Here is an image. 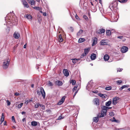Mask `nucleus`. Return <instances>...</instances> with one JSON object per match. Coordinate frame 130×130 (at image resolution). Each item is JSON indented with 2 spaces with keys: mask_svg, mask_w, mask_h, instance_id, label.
Wrapping results in <instances>:
<instances>
[{
  "mask_svg": "<svg viewBox=\"0 0 130 130\" xmlns=\"http://www.w3.org/2000/svg\"><path fill=\"white\" fill-rule=\"evenodd\" d=\"M118 3V1L117 0L113 1L110 4L109 7L112 11H116L117 9H118L117 6Z\"/></svg>",
  "mask_w": 130,
  "mask_h": 130,
  "instance_id": "1",
  "label": "nucleus"
},
{
  "mask_svg": "<svg viewBox=\"0 0 130 130\" xmlns=\"http://www.w3.org/2000/svg\"><path fill=\"white\" fill-rule=\"evenodd\" d=\"M10 62V60L9 59L5 60L3 62V67L4 69H7L8 67Z\"/></svg>",
  "mask_w": 130,
  "mask_h": 130,
  "instance_id": "2",
  "label": "nucleus"
},
{
  "mask_svg": "<svg viewBox=\"0 0 130 130\" xmlns=\"http://www.w3.org/2000/svg\"><path fill=\"white\" fill-rule=\"evenodd\" d=\"M40 92L39 91L37 90V93L39 95H40L41 92L43 98L44 99L45 96V92L42 87H41L40 88Z\"/></svg>",
  "mask_w": 130,
  "mask_h": 130,
  "instance_id": "3",
  "label": "nucleus"
},
{
  "mask_svg": "<svg viewBox=\"0 0 130 130\" xmlns=\"http://www.w3.org/2000/svg\"><path fill=\"white\" fill-rule=\"evenodd\" d=\"M9 23H8V24H10V22H11L13 25H16L17 24V17H15L13 18L11 20H10V21H9Z\"/></svg>",
  "mask_w": 130,
  "mask_h": 130,
  "instance_id": "4",
  "label": "nucleus"
},
{
  "mask_svg": "<svg viewBox=\"0 0 130 130\" xmlns=\"http://www.w3.org/2000/svg\"><path fill=\"white\" fill-rule=\"evenodd\" d=\"M93 86V83L92 81L89 82L87 84L86 87V89L87 90L89 91L91 89Z\"/></svg>",
  "mask_w": 130,
  "mask_h": 130,
  "instance_id": "5",
  "label": "nucleus"
},
{
  "mask_svg": "<svg viewBox=\"0 0 130 130\" xmlns=\"http://www.w3.org/2000/svg\"><path fill=\"white\" fill-rule=\"evenodd\" d=\"M102 109V112L104 113L105 114H106L107 110V108L108 107L105 106H102L101 107Z\"/></svg>",
  "mask_w": 130,
  "mask_h": 130,
  "instance_id": "6",
  "label": "nucleus"
},
{
  "mask_svg": "<svg viewBox=\"0 0 130 130\" xmlns=\"http://www.w3.org/2000/svg\"><path fill=\"white\" fill-rule=\"evenodd\" d=\"M119 99V98L118 97H116L113 98L112 103L114 105H116L117 103V101Z\"/></svg>",
  "mask_w": 130,
  "mask_h": 130,
  "instance_id": "7",
  "label": "nucleus"
},
{
  "mask_svg": "<svg viewBox=\"0 0 130 130\" xmlns=\"http://www.w3.org/2000/svg\"><path fill=\"white\" fill-rule=\"evenodd\" d=\"M128 48L127 47L123 46L121 49V51L123 53H126L128 51Z\"/></svg>",
  "mask_w": 130,
  "mask_h": 130,
  "instance_id": "8",
  "label": "nucleus"
},
{
  "mask_svg": "<svg viewBox=\"0 0 130 130\" xmlns=\"http://www.w3.org/2000/svg\"><path fill=\"white\" fill-rule=\"evenodd\" d=\"M98 39L96 37H93L92 38V41L93 42L92 44V46H94L96 45Z\"/></svg>",
  "mask_w": 130,
  "mask_h": 130,
  "instance_id": "9",
  "label": "nucleus"
},
{
  "mask_svg": "<svg viewBox=\"0 0 130 130\" xmlns=\"http://www.w3.org/2000/svg\"><path fill=\"white\" fill-rule=\"evenodd\" d=\"M63 73L64 75L66 77L68 76L69 75L68 71L67 69H64L63 70Z\"/></svg>",
  "mask_w": 130,
  "mask_h": 130,
  "instance_id": "10",
  "label": "nucleus"
},
{
  "mask_svg": "<svg viewBox=\"0 0 130 130\" xmlns=\"http://www.w3.org/2000/svg\"><path fill=\"white\" fill-rule=\"evenodd\" d=\"M24 17L29 20H31L32 19V16L29 14H25L24 16Z\"/></svg>",
  "mask_w": 130,
  "mask_h": 130,
  "instance_id": "11",
  "label": "nucleus"
},
{
  "mask_svg": "<svg viewBox=\"0 0 130 130\" xmlns=\"http://www.w3.org/2000/svg\"><path fill=\"white\" fill-rule=\"evenodd\" d=\"M13 37L15 39H18L20 37L19 34L18 32H15L13 34Z\"/></svg>",
  "mask_w": 130,
  "mask_h": 130,
  "instance_id": "12",
  "label": "nucleus"
},
{
  "mask_svg": "<svg viewBox=\"0 0 130 130\" xmlns=\"http://www.w3.org/2000/svg\"><path fill=\"white\" fill-rule=\"evenodd\" d=\"M105 31V30L104 29H101L98 30L97 33L99 34H102L104 33Z\"/></svg>",
  "mask_w": 130,
  "mask_h": 130,
  "instance_id": "13",
  "label": "nucleus"
},
{
  "mask_svg": "<svg viewBox=\"0 0 130 130\" xmlns=\"http://www.w3.org/2000/svg\"><path fill=\"white\" fill-rule=\"evenodd\" d=\"M22 2L24 7L27 8H28L29 7V6L28 4L24 0H23Z\"/></svg>",
  "mask_w": 130,
  "mask_h": 130,
  "instance_id": "14",
  "label": "nucleus"
},
{
  "mask_svg": "<svg viewBox=\"0 0 130 130\" xmlns=\"http://www.w3.org/2000/svg\"><path fill=\"white\" fill-rule=\"evenodd\" d=\"M96 55L95 54L92 53L91 55V59L92 60H94L96 58Z\"/></svg>",
  "mask_w": 130,
  "mask_h": 130,
  "instance_id": "15",
  "label": "nucleus"
},
{
  "mask_svg": "<svg viewBox=\"0 0 130 130\" xmlns=\"http://www.w3.org/2000/svg\"><path fill=\"white\" fill-rule=\"evenodd\" d=\"M55 83L56 85H57L58 86H61L63 84L62 82L59 80L56 81L55 82Z\"/></svg>",
  "mask_w": 130,
  "mask_h": 130,
  "instance_id": "16",
  "label": "nucleus"
},
{
  "mask_svg": "<svg viewBox=\"0 0 130 130\" xmlns=\"http://www.w3.org/2000/svg\"><path fill=\"white\" fill-rule=\"evenodd\" d=\"M38 123L39 124L38 122L33 121L31 122V125L33 126H36L37 125Z\"/></svg>",
  "mask_w": 130,
  "mask_h": 130,
  "instance_id": "17",
  "label": "nucleus"
},
{
  "mask_svg": "<svg viewBox=\"0 0 130 130\" xmlns=\"http://www.w3.org/2000/svg\"><path fill=\"white\" fill-rule=\"evenodd\" d=\"M28 2L31 5H33L35 4V2L34 0H27Z\"/></svg>",
  "mask_w": 130,
  "mask_h": 130,
  "instance_id": "18",
  "label": "nucleus"
},
{
  "mask_svg": "<svg viewBox=\"0 0 130 130\" xmlns=\"http://www.w3.org/2000/svg\"><path fill=\"white\" fill-rule=\"evenodd\" d=\"M94 101L95 102V104L97 105H98L99 103V100L98 98H96L94 100Z\"/></svg>",
  "mask_w": 130,
  "mask_h": 130,
  "instance_id": "19",
  "label": "nucleus"
},
{
  "mask_svg": "<svg viewBox=\"0 0 130 130\" xmlns=\"http://www.w3.org/2000/svg\"><path fill=\"white\" fill-rule=\"evenodd\" d=\"M129 86L128 85H125L122 86L120 88V90H122L124 88H127Z\"/></svg>",
  "mask_w": 130,
  "mask_h": 130,
  "instance_id": "20",
  "label": "nucleus"
},
{
  "mask_svg": "<svg viewBox=\"0 0 130 130\" xmlns=\"http://www.w3.org/2000/svg\"><path fill=\"white\" fill-rule=\"evenodd\" d=\"M90 48H86L84 49V53H85L86 55L89 52Z\"/></svg>",
  "mask_w": 130,
  "mask_h": 130,
  "instance_id": "21",
  "label": "nucleus"
},
{
  "mask_svg": "<svg viewBox=\"0 0 130 130\" xmlns=\"http://www.w3.org/2000/svg\"><path fill=\"white\" fill-rule=\"evenodd\" d=\"M111 100L110 99L109 100V101L106 103L105 105L107 106H109L111 104Z\"/></svg>",
  "mask_w": 130,
  "mask_h": 130,
  "instance_id": "22",
  "label": "nucleus"
},
{
  "mask_svg": "<svg viewBox=\"0 0 130 130\" xmlns=\"http://www.w3.org/2000/svg\"><path fill=\"white\" fill-rule=\"evenodd\" d=\"M85 40V39L84 38H80L78 40V42L79 43H81L84 42Z\"/></svg>",
  "mask_w": 130,
  "mask_h": 130,
  "instance_id": "23",
  "label": "nucleus"
},
{
  "mask_svg": "<svg viewBox=\"0 0 130 130\" xmlns=\"http://www.w3.org/2000/svg\"><path fill=\"white\" fill-rule=\"evenodd\" d=\"M99 116L98 115L97 117H95L94 118L93 121H94L96 123L99 120Z\"/></svg>",
  "mask_w": 130,
  "mask_h": 130,
  "instance_id": "24",
  "label": "nucleus"
},
{
  "mask_svg": "<svg viewBox=\"0 0 130 130\" xmlns=\"http://www.w3.org/2000/svg\"><path fill=\"white\" fill-rule=\"evenodd\" d=\"M109 58V56L107 55H105L104 57V60L105 61L108 60Z\"/></svg>",
  "mask_w": 130,
  "mask_h": 130,
  "instance_id": "25",
  "label": "nucleus"
},
{
  "mask_svg": "<svg viewBox=\"0 0 130 130\" xmlns=\"http://www.w3.org/2000/svg\"><path fill=\"white\" fill-rule=\"evenodd\" d=\"M33 8L35 9L38 10H42V8L41 7H39L35 6L33 7Z\"/></svg>",
  "mask_w": 130,
  "mask_h": 130,
  "instance_id": "26",
  "label": "nucleus"
},
{
  "mask_svg": "<svg viewBox=\"0 0 130 130\" xmlns=\"http://www.w3.org/2000/svg\"><path fill=\"white\" fill-rule=\"evenodd\" d=\"M83 30L82 29H80L79 31L77 33V36H79L81 35L82 34L83 32Z\"/></svg>",
  "mask_w": 130,
  "mask_h": 130,
  "instance_id": "27",
  "label": "nucleus"
},
{
  "mask_svg": "<svg viewBox=\"0 0 130 130\" xmlns=\"http://www.w3.org/2000/svg\"><path fill=\"white\" fill-rule=\"evenodd\" d=\"M58 40L60 42H61L63 41V39L62 38L61 36V34L59 35Z\"/></svg>",
  "mask_w": 130,
  "mask_h": 130,
  "instance_id": "28",
  "label": "nucleus"
},
{
  "mask_svg": "<svg viewBox=\"0 0 130 130\" xmlns=\"http://www.w3.org/2000/svg\"><path fill=\"white\" fill-rule=\"evenodd\" d=\"M111 31L110 30H106V34L107 36H109L111 35Z\"/></svg>",
  "mask_w": 130,
  "mask_h": 130,
  "instance_id": "29",
  "label": "nucleus"
},
{
  "mask_svg": "<svg viewBox=\"0 0 130 130\" xmlns=\"http://www.w3.org/2000/svg\"><path fill=\"white\" fill-rule=\"evenodd\" d=\"M104 114H105L104 113L101 112V113L98 115L99 116V118L103 117H104Z\"/></svg>",
  "mask_w": 130,
  "mask_h": 130,
  "instance_id": "30",
  "label": "nucleus"
},
{
  "mask_svg": "<svg viewBox=\"0 0 130 130\" xmlns=\"http://www.w3.org/2000/svg\"><path fill=\"white\" fill-rule=\"evenodd\" d=\"M118 2H119L121 3H124L126 2L128 0H117Z\"/></svg>",
  "mask_w": 130,
  "mask_h": 130,
  "instance_id": "31",
  "label": "nucleus"
},
{
  "mask_svg": "<svg viewBox=\"0 0 130 130\" xmlns=\"http://www.w3.org/2000/svg\"><path fill=\"white\" fill-rule=\"evenodd\" d=\"M124 36H118L117 37L118 38H119L121 39H122L123 40V41H124V40H125V39H123L124 38Z\"/></svg>",
  "mask_w": 130,
  "mask_h": 130,
  "instance_id": "32",
  "label": "nucleus"
},
{
  "mask_svg": "<svg viewBox=\"0 0 130 130\" xmlns=\"http://www.w3.org/2000/svg\"><path fill=\"white\" fill-rule=\"evenodd\" d=\"M23 105V103H21L19 104L18 106L17 107L18 108H20L21 107H22V105Z\"/></svg>",
  "mask_w": 130,
  "mask_h": 130,
  "instance_id": "33",
  "label": "nucleus"
},
{
  "mask_svg": "<svg viewBox=\"0 0 130 130\" xmlns=\"http://www.w3.org/2000/svg\"><path fill=\"white\" fill-rule=\"evenodd\" d=\"M71 59L72 60V62L74 64L76 62H77V61H76V60L75 58Z\"/></svg>",
  "mask_w": 130,
  "mask_h": 130,
  "instance_id": "34",
  "label": "nucleus"
},
{
  "mask_svg": "<svg viewBox=\"0 0 130 130\" xmlns=\"http://www.w3.org/2000/svg\"><path fill=\"white\" fill-rule=\"evenodd\" d=\"M83 17L84 18L86 21H88V18L87 17V16H86V15H83Z\"/></svg>",
  "mask_w": 130,
  "mask_h": 130,
  "instance_id": "35",
  "label": "nucleus"
},
{
  "mask_svg": "<svg viewBox=\"0 0 130 130\" xmlns=\"http://www.w3.org/2000/svg\"><path fill=\"white\" fill-rule=\"evenodd\" d=\"M48 86H53V84L52 82L49 81L48 82Z\"/></svg>",
  "mask_w": 130,
  "mask_h": 130,
  "instance_id": "36",
  "label": "nucleus"
},
{
  "mask_svg": "<svg viewBox=\"0 0 130 130\" xmlns=\"http://www.w3.org/2000/svg\"><path fill=\"white\" fill-rule=\"evenodd\" d=\"M70 83H72L73 85H75L76 83V81L74 80H72Z\"/></svg>",
  "mask_w": 130,
  "mask_h": 130,
  "instance_id": "37",
  "label": "nucleus"
},
{
  "mask_svg": "<svg viewBox=\"0 0 130 130\" xmlns=\"http://www.w3.org/2000/svg\"><path fill=\"white\" fill-rule=\"evenodd\" d=\"M40 106L41 107L42 109L43 110H44L45 109V106L43 104H40Z\"/></svg>",
  "mask_w": 130,
  "mask_h": 130,
  "instance_id": "38",
  "label": "nucleus"
},
{
  "mask_svg": "<svg viewBox=\"0 0 130 130\" xmlns=\"http://www.w3.org/2000/svg\"><path fill=\"white\" fill-rule=\"evenodd\" d=\"M40 104L39 103H37L35 105V107L36 108H38L39 106H40Z\"/></svg>",
  "mask_w": 130,
  "mask_h": 130,
  "instance_id": "39",
  "label": "nucleus"
},
{
  "mask_svg": "<svg viewBox=\"0 0 130 130\" xmlns=\"http://www.w3.org/2000/svg\"><path fill=\"white\" fill-rule=\"evenodd\" d=\"M111 87H106L105 88V89L106 90H109L111 89Z\"/></svg>",
  "mask_w": 130,
  "mask_h": 130,
  "instance_id": "40",
  "label": "nucleus"
},
{
  "mask_svg": "<svg viewBox=\"0 0 130 130\" xmlns=\"http://www.w3.org/2000/svg\"><path fill=\"white\" fill-rule=\"evenodd\" d=\"M106 43L104 42V41L102 40L101 41V45H104L106 44Z\"/></svg>",
  "mask_w": 130,
  "mask_h": 130,
  "instance_id": "41",
  "label": "nucleus"
},
{
  "mask_svg": "<svg viewBox=\"0 0 130 130\" xmlns=\"http://www.w3.org/2000/svg\"><path fill=\"white\" fill-rule=\"evenodd\" d=\"M64 102H63L61 101V100H60L57 103V105H60L61 104H62Z\"/></svg>",
  "mask_w": 130,
  "mask_h": 130,
  "instance_id": "42",
  "label": "nucleus"
},
{
  "mask_svg": "<svg viewBox=\"0 0 130 130\" xmlns=\"http://www.w3.org/2000/svg\"><path fill=\"white\" fill-rule=\"evenodd\" d=\"M77 86H75L73 89L72 91L73 92H74L76 90H77Z\"/></svg>",
  "mask_w": 130,
  "mask_h": 130,
  "instance_id": "43",
  "label": "nucleus"
},
{
  "mask_svg": "<svg viewBox=\"0 0 130 130\" xmlns=\"http://www.w3.org/2000/svg\"><path fill=\"white\" fill-rule=\"evenodd\" d=\"M65 96H64L60 100L61 101L64 102L65 99Z\"/></svg>",
  "mask_w": 130,
  "mask_h": 130,
  "instance_id": "44",
  "label": "nucleus"
},
{
  "mask_svg": "<svg viewBox=\"0 0 130 130\" xmlns=\"http://www.w3.org/2000/svg\"><path fill=\"white\" fill-rule=\"evenodd\" d=\"M99 96L101 97H102L103 98H105V96L104 95L102 94H100L99 95Z\"/></svg>",
  "mask_w": 130,
  "mask_h": 130,
  "instance_id": "45",
  "label": "nucleus"
},
{
  "mask_svg": "<svg viewBox=\"0 0 130 130\" xmlns=\"http://www.w3.org/2000/svg\"><path fill=\"white\" fill-rule=\"evenodd\" d=\"M86 55L85 54V53H84L81 56H80V57L81 58H82L83 57L85 56Z\"/></svg>",
  "mask_w": 130,
  "mask_h": 130,
  "instance_id": "46",
  "label": "nucleus"
},
{
  "mask_svg": "<svg viewBox=\"0 0 130 130\" xmlns=\"http://www.w3.org/2000/svg\"><path fill=\"white\" fill-rule=\"evenodd\" d=\"M117 83L119 85H120L121 83L122 82V80H117Z\"/></svg>",
  "mask_w": 130,
  "mask_h": 130,
  "instance_id": "47",
  "label": "nucleus"
},
{
  "mask_svg": "<svg viewBox=\"0 0 130 130\" xmlns=\"http://www.w3.org/2000/svg\"><path fill=\"white\" fill-rule=\"evenodd\" d=\"M7 105H10V104L11 103L8 100L7 101Z\"/></svg>",
  "mask_w": 130,
  "mask_h": 130,
  "instance_id": "48",
  "label": "nucleus"
},
{
  "mask_svg": "<svg viewBox=\"0 0 130 130\" xmlns=\"http://www.w3.org/2000/svg\"><path fill=\"white\" fill-rule=\"evenodd\" d=\"M123 70V69L122 68H119L117 69V72H121V71Z\"/></svg>",
  "mask_w": 130,
  "mask_h": 130,
  "instance_id": "49",
  "label": "nucleus"
},
{
  "mask_svg": "<svg viewBox=\"0 0 130 130\" xmlns=\"http://www.w3.org/2000/svg\"><path fill=\"white\" fill-rule=\"evenodd\" d=\"M12 119L13 122H15V120L14 117V116H12Z\"/></svg>",
  "mask_w": 130,
  "mask_h": 130,
  "instance_id": "50",
  "label": "nucleus"
},
{
  "mask_svg": "<svg viewBox=\"0 0 130 130\" xmlns=\"http://www.w3.org/2000/svg\"><path fill=\"white\" fill-rule=\"evenodd\" d=\"M4 121V119H0V124H1Z\"/></svg>",
  "mask_w": 130,
  "mask_h": 130,
  "instance_id": "51",
  "label": "nucleus"
},
{
  "mask_svg": "<svg viewBox=\"0 0 130 130\" xmlns=\"http://www.w3.org/2000/svg\"><path fill=\"white\" fill-rule=\"evenodd\" d=\"M4 119V113H2V117L1 119Z\"/></svg>",
  "mask_w": 130,
  "mask_h": 130,
  "instance_id": "52",
  "label": "nucleus"
},
{
  "mask_svg": "<svg viewBox=\"0 0 130 130\" xmlns=\"http://www.w3.org/2000/svg\"><path fill=\"white\" fill-rule=\"evenodd\" d=\"M98 1H99V2L101 4H102V2L101 0H95V1L97 2H98Z\"/></svg>",
  "mask_w": 130,
  "mask_h": 130,
  "instance_id": "53",
  "label": "nucleus"
},
{
  "mask_svg": "<svg viewBox=\"0 0 130 130\" xmlns=\"http://www.w3.org/2000/svg\"><path fill=\"white\" fill-rule=\"evenodd\" d=\"M75 18L76 19H77L78 20L79 19V18L77 16V14H76L75 15Z\"/></svg>",
  "mask_w": 130,
  "mask_h": 130,
  "instance_id": "54",
  "label": "nucleus"
},
{
  "mask_svg": "<svg viewBox=\"0 0 130 130\" xmlns=\"http://www.w3.org/2000/svg\"><path fill=\"white\" fill-rule=\"evenodd\" d=\"M78 91V90H77L76 91H75V92L74 93V94L73 96V98H74L76 94L77 93Z\"/></svg>",
  "mask_w": 130,
  "mask_h": 130,
  "instance_id": "55",
  "label": "nucleus"
},
{
  "mask_svg": "<svg viewBox=\"0 0 130 130\" xmlns=\"http://www.w3.org/2000/svg\"><path fill=\"white\" fill-rule=\"evenodd\" d=\"M63 118H62V117L61 116H60L58 118V120H61V119H63Z\"/></svg>",
  "mask_w": 130,
  "mask_h": 130,
  "instance_id": "56",
  "label": "nucleus"
},
{
  "mask_svg": "<svg viewBox=\"0 0 130 130\" xmlns=\"http://www.w3.org/2000/svg\"><path fill=\"white\" fill-rule=\"evenodd\" d=\"M110 114L111 116H113L114 115V113L113 112H111L110 113Z\"/></svg>",
  "mask_w": 130,
  "mask_h": 130,
  "instance_id": "57",
  "label": "nucleus"
},
{
  "mask_svg": "<svg viewBox=\"0 0 130 130\" xmlns=\"http://www.w3.org/2000/svg\"><path fill=\"white\" fill-rule=\"evenodd\" d=\"M9 15V14H8L6 16V18H5V20L6 21V19L7 18H8V16ZM7 24V23H6Z\"/></svg>",
  "mask_w": 130,
  "mask_h": 130,
  "instance_id": "58",
  "label": "nucleus"
},
{
  "mask_svg": "<svg viewBox=\"0 0 130 130\" xmlns=\"http://www.w3.org/2000/svg\"><path fill=\"white\" fill-rule=\"evenodd\" d=\"M113 122H115L116 123H119V120H115V121H114Z\"/></svg>",
  "mask_w": 130,
  "mask_h": 130,
  "instance_id": "59",
  "label": "nucleus"
},
{
  "mask_svg": "<svg viewBox=\"0 0 130 130\" xmlns=\"http://www.w3.org/2000/svg\"><path fill=\"white\" fill-rule=\"evenodd\" d=\"M19 93L18 92H16L14 93V95L16 96H18L19 95Z\"/></svg>",
  "mask_w": 130,
  "mask_h": 130,
  "instance_id": "60",
  "label": "nucleus"
},
{
  "mask_svg": "<svg viewBox=\"0 0 130 130\" xmlns=\"http://www.w3.org/2000/svg\"><path fill=\"white\" fill-rule=\"evenodd\" d=\"M43 15L44 16H46V12H43Z\"/></svg>",
  "mask_w": 130,
  "mask_h": 130,
  "instance_id": "61",
  "label": "nucleus"
},
{
  "mask_svg": "<svg viewBox=\"0 0 130 130\" xmlns=\"http://www.w3.org/2000/svg\"><path fill=\"white\" fill-rule=\"evenodd\" d=\"M4 124L5 125H7L6 124V121H5L4 122Z\"/></svg>",
  "mask_w": 130,
  "mask_h": 130,
  "instance_id": "62",
  "label": "nucleus"
},
{
  "mask_svg": "<svg viewBox=\"0 0 130 130\" xmlns=\"http://www.w3.org/2000/svg\"><path fill=\"white\" fill-rule=\"evenodd\" d=\"M116 120V119H115V118L114 117H113V120L112 121V122H113L114 121H115V120Z\"/></svg>",
  "mask_w": 130,
  "mask_h": 130,
  "instance_id": "63",
  "label": "nucleus"
},
{
  "mask_svg": "<svg viewBox=\"0 0 130 130\" xmlns=\"http://www.w3.org/2000/svg\"><path fill=\"white\" fill-rule=\"evenodd\" d=\"M22 121L23 122H26L25 119V118H23L22 120Z\"/></svg>",
  "mask_w": 130,
  "mask_h": 130,
  "instance_id": "64",
  "label": "nucleus"
}]
</instances>
